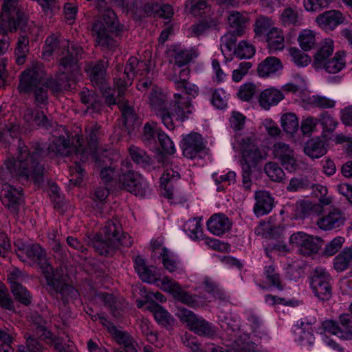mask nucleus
<instances>
[{"label":"nucleus","mask_w":352,"mask_h":352,"mask_svg":"<svg viewBox=\"0 0 352 352\" xmlns=\"http://www.w3.org/2000/svg\"><path fill=\"white\" fill-rule=\"evenodd\" d=\"M47 151L37 145L34 151L30 152L23 142L19 141L16 160L8 159L0 169V180L8 183L14 179L20 182L32 181L40 186L45 180V170L41 160Z\"/></svg>","instance_id":"nucleus-1"},{"label":"nucleus","mask_w":352,"mask_h":352,"mask_svg":"<svg viewBox=\"0 0 352 352\" xmlns=\"http://www.w3.org/2000/svg\"><path fill=\"white\" fill-rule=\"evenodd\" d=\"M25 256L40 265L50 295L57 296L59 294L64 303L76 296L77 291L68 283L66 271L62 267H52L47 261L46 252L40 244L29 243Z\"/></svg>","instance_id":"nucleus-2"},{"label":"nucleus","mask_w":352,"mask_h":352,"mask_svg":"<svg viewBox=\"0 0 352 352\" xmlns=\"http://www.w3.org/2000/svg\"><path fill=\"white\" fill-rule=\"evenodd\" d=\"M88 246L102 256H111L120 245L129 247L132 245L131 237L122 232V226L117 219L107 221L104 227L93 237L87 235L84 239Z\"/></svg>","instance_id":"nucleus-3"},{"label":"nucleus","mask_w":352,"mask_h":352,"mask_svg":"<svg viewBox=\"0 0 352 352\" xmlns=\"http://www.w3.org/2000/svg\"><path fill=\"white\" fill-rule=\"evenodd\" d=\"M17 89L20 93L33 92L37 107L48 103L47 89L52 92H61L57 77L45 79L44 72L39 65L28 68L21 74Z\"/></svg>","instance_id":"nucleus-4"},{"label":"nucleus","mask_w":352,"mask_h":352,"mask_svg":"<svg viewBox=\"0 0 352 352\" xmlns=\"http://www.w3.org/2000/svg\"><path fill=\"white\" fill-rule=\"evenodd\" d=\"M149 72V66L146 62L140 61L135 57L129 58L124 69L118 67L117 72L115 74L113 83L117 89V95H115L116 90L113 91V93L111 92L110 87L104 90L105 103L108 106H111L115 104L116 102H122L124 100L127 87L132 85L135 76L138 74L144 76Z\"/></svg>","instance_id":"nucleus-5"},{"label":"nucleus","mask_w":352,"mask_h":352,"mask_svg":"<svg viewBox=\"0 0 352 352\" xmlns=\"http://www.w3.org/2000/svg\"><path fill=\"white\" fill-rule=\"evenodd\" d=\"M82 54V48L80 45H67L63 50L60 72L56 74L58 84L61 85V91L74 89L73 86L76 84V78L80 69L78 60Z\"/></svg>","instance_id":"nucleus-6"},{"label":"nucleus","mask_w":352,"mask_h":352,"mask_svg":"<svg viewBox=\"0 0 352 352\" xmlns=\"http://www.w3.org/2000/svg\"><path fill=\"white\" fill-rule=\"evenodd\" d=\"M190 71L187 68L181 70L179 80H175V86L179 93L174 94V104L173 110L177 118L182 121L188 118L192 113L191 98L198 95V87L187 80Z\"/></svg>","instance_id":"nucleus-7"},{"label":"nucleus","mask_w":352,"mask_h":352,"mask_svg":"<svg viewBox=\"0 0 352 352\" xmlns=\"http://www.w3.org/2000/svg\"><path fill=\"white\" fill-rule=\"evenodd\" d=\"M98 7L102 13V18L94 23L91 28L92 34L96 37V41L98 44H109V31L118 34L126 28L119 23L116 14L111 8H106L102 10L100 3Z\"/></svg>","instance_id":"nucleus-8"},{"label":"nucleus","mask_w":352,"mask_h":352,"mask_svg":"<svg viewBox=\"0 0 352 352\" xmlns=\"http://www.w3.org/2000/svg\"><path fill=\"white\" fill-rule=\"evenodd\" d=\"M39 145L47 151L43 159L50 152L63 157L74 154L76 159L82 162H85L88 160L89 151L82 146V139L80 135H76L73 139L72 145H70L69 140L64 135H60L55 138L49 145L47 148L39 143H36L34 148ZM34 150V148H33Z\"/></svg>","instance_id":"nucleus-9"},{"label":"nucleus","mask_w":352,"mask_h":352,"mask_svg":"<svg viewBox=\"0 0 352 352\" xmlns=\"http://www.w3.org/2000/svg\"><path fill=\"white\" fill-rule=\"evenodd\" d=\"M239 145L241 154V166L248 165L250 168H254L257 164L265 158L257 145V140L254 134L240 138L237 135L232 143V147L236 151Z\"/></svg>","instance_id":"nucleus-10"},{"label":"nucleus","mask_w":352,"mask_h":352,"mask_svg":"<svg viewBox=\"0 0 352 352\" xmlns=\"http://www.w3.org/2000/svg\"><path fill=\"white\" fill-rule=\"evenodd\" d=\"M176 316L188 329L200 336L212 337L216 334V329L212 324L201 317L197 316L192 311L184 307L177 309Z\"/></svg>","instance_id":"nucleus-11"},{"label":"nucleus","mask_w":352,"mask_h":352,"mask_svg":"<svg viewBox=\"0 0 352 352\" xmlns=\"http://www.w3.org/2000/svg\"><path fill=\"white\" fill-rule=\"evenodd\" d=\"M167 97L161 91L153 90L149 96V104L153 111L159 116L164 126L173 130L175 128L173 116H176L175 111L173 110V105L174 102L171 103V110L170 111L167 108Z\"/></svg>","instance_id":"nucleus-12"},{"label":"nucleus","mask_w":352,"mask_h":352,"mask_svg":"<svg viewBox=\"0 0 352 352\" xmlns=\"http://www.w3.org/2000/svg\"><path fill=\"white\" fill-rule=\"evenodd\" d=\"M118 176L119 184L123 189L135 195L142 196L144 194L145 190L142 183V178L140 175L131 169L129 162H122Z\"/></svg>","instance_id":"nucleus-13"},{"label":"nucleus","mask_w":352,"mask_h":352,"mask_svg":"<svg viewBox=\"0 0 352 352\" xmlns=\"http://www.w3.org/2000/svg\"><path fill=\"white\" fill-rule=\"evenodd\" d=\"M330 275L321 268H316L311 278V287L320 300H329L332 294Z\"/></svg>","instance_id":"nucleus-14"},{"label":"nucleus","mask_w":352,"mask_h":352,"mask_svg":"<svg viewBox=\"0 0 352 352\" xmlns=\"http://www.w3.org/2000/svg\"><path fill=\"white\" fill-rule=\"evenodd\" d=\"M18 0H3L2 11L0 13V33H6L8 30L16 29V21L14 17L18 19L19 24L22 21L21 11L17 8Z\"/></svg>","instance_id":"nucleus-15"},{"label":"nucleus","mask_w":352,"mask_h":352,"mask_svg":"<svg viewBox=\"0 0 352 352\" xmlns=\"http://www.w3.org/2000/svg\"><path fill=\"white\" fill-rule=\"evenodd\" d=\"M272 155L288 171L295 172L298 168L294 151L289 144L281 142L275 143L272 148Z\"/></svg>","instance_id":"nucleus-16"},{"label":"nucleus","mask_w":352,"mask_h":352,"mask_svg":"<svg viewBox=\"0 0 352 352\" xmlns=\"http://www.w3.org/2000/svg\"><path fill=\"white\" fill-rule=\"evenodd\" d=\"M162 284L177 300L190 307L198 305L197 296L190 294L188 292L185 291L177 282L168 277H163Z\"/></svg>","instance_id":"nucleus-17"},{"label":"nucleus","mask_w":352,"mask_h":352,"mask_svg":"<svg viewBox=\"0 0 352 352\" xmlns=\"http://www.w3.org/2000/svg\"><path fill=\"white\" fill-rule=\"evenodd\" d=\"M109 66V61L104 60H97L87 65L86 72L89 79L94 86H98L104 94L107 81V68Z\"/></svg>","instance_id":"nucleus-18"},{"label":"nucleus","mask_w":352,"mask_h":352,"mask_svg":"<svg viewBox=\"0 0 352 352\" xmlns=\"http://www.w3.org/2000/svg\"><path fill=\"white\" fill-rule=\"evenodd\" d=\"M0 197L2 204L14 212H16L23 202L22 188H16L8 183L1 185Z\"/></svg>","instance_id":"nucleus-19"},{"label":"nucleus","mask_w":352,"mask_h":352,"mask_svg":"<svg viewBox=\"0 0 352 352\" xmlns=\"http://www.w3.org/2000/svg\"><path fill=\"white\" fill-rule=\"evenodd\" d=\"M346 221L345 214L340 210L333 208L317 221L318 226L323 230H331L341 227Z\"/></svg>","instance_id":"nucleus-20"},{"label":"nucleus","mask_w":352,"mask_h":352,"mask_svg":"<svg viewBox=\"0 0 352 352\" xmlns=\"http://www.w3.org/2000/svg\"><path fill=\"white\" fill-rule=\"evenodd\" d=\"M25 122L31 126L49 129L53 126V120L43 111L28 108L23 113Z\"/></svg>","instance_id":"nucleus-21"},{"label":"nucleus","mask_w":352,"mask_h":352,"mask_svg":"<svg viewBox=\"0 0 352 352\" xmlns=\"http://www.w3.org/2000/svg\"><path fill=\"white\" fill-rule=\"evenodd\" d=\"M183 154L189 159L195 157L197 153L202 151L205 146L201 136L197 133H190L183 139Z\"/></svg>","instance_id":"nucleus-22"},{"label":"nucleus","mask_w":352,"mask_h":352,"mask_svg":"<svg viewBox=\"0 0 352 352\" xmlns=\"http://www.w3.org/2000/svg\"><path fill=\"white\" fill-rule=\"evenodd\" d=\"M106 155L102 154L101 156L96 157V162L98 166L101 168L100 176L102 181L105 183H109L113 181L116 176V168L117 165L109 157V151L105 150Z\"/></svg>","instance_id":"nucleus-23"},{"label":"nucleus","mask_w":352,"mask_h":352,"mask_svg":"<svg viewBox=\"0 0 352 352\" xmlns=\"http://www.w3.org/2000/svg\"><path fill=\"white\" fill-rule=\"evenodd\" d=\"M103 136L104 133L101 130V126L97 123L92 124L87 127L86 139L89 149H86L89 151V155L91 153L96 157L100 156L99 155L100 143Z\"/></svg>","instance_id":"nucleus-24"},{"label":"nucleus","mask_w":352,"mask_h":352,"mask_svg":"<svg viewBox=\"0 0 352 352\" xmlns=\"http://www.w3.org/2000/svg\"><path fill=\"white\" fill-rule=\"evenodd\" d=\"M345 17L342 13L336 10L325 11L316 19L317 23L324 29L333 30L344 23Z\"/></svg>","instance_id":"nucleus-25"},{"label":"nucleus","mask_w":352,"mask_h":352,"mask_svg":"<svg viewBox=\"0 0 352 352\" xmlns=\"http://www.w3.org/2000/svg\"><path fill=\"white\" fill-rule=\"evenodd\" d=\"M231 226L232 222L223 214H213L207 221L208 230L217 236H221L228 232Z\"/></svg>","instance_id":"nucleus-26"},{"label":"nucleus","mask_w":352,"mask_h":352,"mask_svg":"<svg viewBox=\"0 0 352 352\" xmlns=\"http://www.w3.org/2000/svg\"><path fill=\"white\" fill-rule=\"evenodd\" d=\"M256 203L254 212L257 217L269 213L274 206V199L267 191H257L255 193Z\"/></svg>","instance_id":"nucleus-27"},{"label":"nucleus","mask_w":352,"mask_h":352,"mask_svg":"<svg viewBox=\"0 0 352 352\" xmlns=\"http://www.w3.org/2000/svg\"><path fill=\"white\" fill-rule=\"evenodd\" d=\"M283 67V64L279 58L275 56H269L258 64L257 73L260 77L267 78L281 70Z\"/></svg>","instance_id":"nucleus-28"},{"label":"nucleus","mask_w":352,"mask_h":352,"mask_svg":"<svg viewBox=\"0 0 352 352\" xmlns=\"http://www.w3.org/2000/svg\"><path fill=\"white\" fill-rule=\"evenodd\" d=\"M284 98L281 91L275 88L263 90L259 95L258 102L261 107L269 109L271 107L278 104Z\"/></svg>","instance_id":"nucleus-29"},{"label":"nucleus","mask_w":352,"mask_h":352,"mask_svg":"<svg viewBox=\"0 0 352 352\" xmlns=\"http://www.w3.org/2000/svg\"><path fill=\"white\" fill-rule=\"evenodd\" d=\"M10 283V289L15 299L25 306H28L32 302V296L28 289L21 284L15 280L14 274L8 276Z\"/></svg>","instance_id":"nucleus-30"},{"label":"nucleus","mask_w":352,"mask_h":352,"mask_svg":"<svg viewBox=\"0 0 352 352\" xmlns=\"http://www.w3.org/2000/svg\"><path fill=\"white\" fill-rule=\"evenodd\" d=\"M304 151L311 158H319L327 152L326 142L320 138H312L305 144Z\"/></svg>","instance_id":"nucleus-31"},{"label":"nucleus","mask_w":352,"mask_h":352,"mask_svg":"<svg viewBox=\"0 0 352 352\" xmlns=\"http://www.w3.org/2000/svg\"><path fill=\"white\" fill-rule=\"evenodd\" d=\"M147 308L153 313L155 319L161 325L168 328L173 324V316L159 304L151 302Z\"/></svg>","instance_id":"nucleus-32"},{"label":"nucleus","mask_w":352,"mask_h":352,"mask_svg":"<svg viewBox=\"0 0 352 352\" xmlns=\"http://www.w3.org/2000/svg\"><path fill=\"white\" fill-rule=\"evenodd\" d=\"M115 104L118 105L121 110L122 124L126 128V130L130 133L138 119V116L135 113L134 109L129 105L128 102L125 100L124 97V100L122 102H116Z\"/></svg>","instance_id":"nucleus-33"},{"label":"nucleus","mask_w":352,"mask_h":352,"mask_svg":"<svg viewBox=\"0 0 352 352\" xmlns=\"http://www.w3.org/2000/svg\"><path fill=\"white\" fill-rule=\"evenodd\" d=\"M98 298L110 310L111 314L114 318H120L122 317V304L120 301H118L113 295L101 292L98 294Z\"/></svg>","instance_id":"nucleus-34"},{"label":"nucleus","mask_w":352,"mask_h":352,"mask_svg":"<svg viewBox=\"0 0 352 352\" xmlns=\"http://www.w3.org/2000/svg\"><path fill=\"white\" fill-rule=\"evenodd\" d=\"M284 228L280 226H272L270 222L262 221L255 229V233L266 238L278 239L283 235Z\"/></svg>","instance_id":"nucleus-35"},{"label":"nucleus","mask_w":352,"mask_h":352,"mask_svg":"<svg viewBox=\"0 0 352 352\" xmlns=\"http://www.w3.org/2000/svg\"><path fill=\"white\" fill-rule=\"evenodd\" d=\"M296 212L298 216L302 219L311 216H318L322 212V206L310 201H302L297 205Z\"/></svg>","instance_id":"nucleus-36"},{"label":"nucleus","mask_w":352,"mask_h":352,"mask_svg":"<svg viewBox=\"0 0 352 352\" xmlns=\"http://www.w3.org/2000/svg\"><path fill=\"white\" fill-rule=\"evenodd\" d=\"M248 16L246 14L238 11H232L228 16L230 26L236 31L238 36H241L248 22Z\"/></svg>","instance_id":"nucleus-37"},{"label":"nucleus","mask_w":352,"mask_h":352,"mask_svg":"<svg viewBox=\"0 0 352 352\" xmlns=\"http://www.w3.org/2000/svg\"><path fill=\"white\" fill-rule=\"evenodd\" d=\"M345 53L343 51L337 52L334 56L328 60L323 69L329 74H336L340 72L346 65Z\"/></svg>","instance_id":"nucleus-38"},{"label":"nucleus","mask_w":352,"mask_h":352,"mask_svg":"<svg viewBox=\"0 0 352 352\" xmlns=\"http://www.w3.org/2000/svg\"><path fill=\"white\" fill-rule=\"evenodd\" d=\"M352 262V245L344 248L335 258L333 265L337 272L347 269Z\"/></svg>","instance_id":"nucleus-39"},{"label":"nucleus","mask_w":352,"mask_h":352,"mask_svg":"<svg viewBox=\"0 0 352 352\" xmlns=\"http://www.w3.org/2000/svg\"><path fill=\"white\" fill-rule=\"evenodd\" d=\"M301 50L293 47L289 49L294 62L298 66L307 65L311 62V57L305 52L311 50V45H300Z\"/></svg>","instance_id":"nucleus-40"},{"label":"nucleus","mask_w":352,"mask_h":352,"mask_svg":"<svg viewBox=\"0 0 352 352\" xmlns=\"http://www.w3.org/2000/svg\"><path fill=\"white\" fill-rule=\"evenodd\" d=\"M264 276L265 280L263 283L266 284L268 287H274L279 291H283L284 289V286L282 284L280 274L276 272L274 266L270 265L265 267Z\"/></svg>","instance_id":"nucleus-41"},{"label":"nucleus","mask_w":352,"mask_h":352,"mask_svg":"<svg viewBox=\"0 0 352 352\" xmlns=\"http://www.w3.org/2000/svg\"><path fill=\"white\" fill-rule=\"evenodd\" d=\"M175 63L178 67H182L189 64L193 59L197 57V52L190 48L189 50H174Z\"/></svg>","instance_id":"nucleus-42"},{"label":"nucleus","mask_w":352,"mask_h":352,"mask_svg":"<svg viewBox=\"0 0 352 352\" xmlns=\"http://www.w3.org/2000/svg\"><path fill=\"white\" fill-rule=\"evenodd\" d=\"M333 52L332 45H322L314 55V66L316 68H322Z\"/></svg>","instance_id":"nucleus-43"},{"label":"nucleus","mask_w":352,"mask_h":352,"mask_svg":"<svg viewBox=\"0 0 352 352\" xmlns=\"http://www.w3.org/2000/svg\"><path fill=\"white\" fill-rule=\"evenodd\" d=\"M340 338L352 340V316L342 314L339 316Z\"/></svg>","instance_id":"nucleus-44"},{"label":"nucleus","mask_w":352,"mask_h":352,"mask_svg":"<svg viewBox=\"0 0 352 352\" xmlns=\"http://www.w3.org/2000/svg\"><path fill=\"white\" fill-rule=\"evenodd\" d=\"M281 125L286 133L293 135L299 127L297 116L293 113L283 114L281 117Z\"/></svg>","instance_id":"nucleus-45"},{"label":"nucleus","mask_w":352,"mask_h":352,"mask_svg":"<svg viewBox=\"0 0 352 352\" xmlns=\"http://www.w3.org/2000/svg\"><path fill=\"white\" fill-rule=\"evenodd\" d=\"M321 242L322 240L320 237H313L312 236L307 235L302 247L300 248L299 252L304 256H310L318 252Z\"/></svg>","instance_id":"nucleus-46"},{"label":"nucleus","mask_w":352,"mask_h":352,"mask_svg":"<svg viewBox=\"0 0 352 352\" xmlns=\"http://www.w3.org/2000/svg\"><path fill=\"white\" fill-rule=\"evenodd\" d=\"M129 150L132 160L136 164L146 166L152 163L151 158L143 149L132 145Z\"/></svg>","instance_id":"nucleus-47"},{"label":"nucleus","mask_w":352,"mask_h":352,"mask_svg":"<svg viewBox=\"0 0 352 352\" xmlns=\"http://www.w3.org/2000/svg\"><path fill=\"white\" fill-rule=\"evenodd\" d=\"M265 173L271 179V180L280 182L285 177V173L283 170L274 162H267L264 167Z\"/></svg>","instance_id":"nucleus-48"},{"label":"nucleus","mask_w":352,"mask_h":352,"mask_svg":"<svg viewBox=\"0 0 352 352\" xmlns=\"http://www.w3.org/2000/svg\"><path fill=\"white\" fill-rule=\"evenodd\" d=\"M280 21L285 26L300 23L299 11L296 8H287L280 14Z\"/></svg>","instance_id":"nucleus-49"},{"label":"nucleus","mask_w":352,"mask_h":352,"mask_svg":"<svg viewBox=\"0 0 352 352\" xmlns=\"http://www.w3.org/2000/svg\"><path fill=\"white\" fill-rule=\"evenodd\" d=\"M116 339L118 343L122 345L126 352H136L135 341L128 333L118 331L116 333Z\"/></svg>","instance_id":"nucleus-50"},{"label":"nucleus","mask_w":352,"mask_h":352,"mask_svg":"<svg viewBox=\"0 0 352 352\" xmlns=\"http://www.w3.org/2000/svg\"><path fill=\"white\" fill-rule=\"evenodd\" d=\"M230 50H233L234 55L239 59H248L255 54L254 45H226Z\"/></svg>","instance_id":"nucleus-51"},{"label":"nucleus","mask_w":352,"mask_h":352,"mask_svg":"<svg viewBox=\"0 0 352 352\" xmlns=\"http://www.w3.org/2000/svg\"><path fill=\"white\" fill-rule=\"evenodd\" d=\"M203 285L206 292L212 294L216 298L225 299V293L219 289L218 284L210 277L206 276L204 278Z\"/></svg>","instance_id":"nucleus-52"},{"label":"nucleus","mask_w":352,"mask_h":352,"mask_svg":"<svg viewBox=\"0 0 352 352\" xmlns=\"http://www.w3.org/2000/svg\"><path fill=\"white\" fill-rule=\"evenodd\" d=\"M257 91V86L251 82L241 85L238 90L237 96L243 101H250Z\"/></svg>","instance_id":"nucleus-53"},{"label":"nucleus","mask_w":352,"mask_h":352,"mask_svg":"<svg viewBox=\"0 0 352 352\" xmlns=\"http://www.w3.org/2000/svg\"><path fill=\"white\" fill-rule=\"evenodd\" d=\"M155 130V124L146 122L144 127L142 133V140L146 145L154 144L155 141V137L157 136V133Z\"/></svg>","instance_id":"nucleus-54"},{"label":"nucleus","mask_w":352,"mask_h":352,"mask_svg":"<svg viewBox=\"0 0 352 352\" xmlns=\"http://www.w3.org/2000/svg\"><path fill=\"white\" fill-rule=\"evenodd\" d=\"M157 138L162 150L168 155H173L175 153V148L173 141L164 132L157 133Z\"/></svg>","instance_id":"nucleus-55"},{"label":"nucleus","mask_w":352,"mask_h":352,"mask_svg":"<svg viewBox=\"0 0 352 352\" xmlns=\"http://www.w3.org/2000/svg\"><path fill=\"white\" fill-rule=\"evenodd\" d=\"M184 230L193 239H198V233L201 232V226L196 219H189L184 225Z\"/></svg>","instance_id":"nucleus-56"},{"label":"nucleus","mask_w":352,"mask_h":352,"mask_svg":"<svg viewBox=\"0 0 352 352\" xmlns=\"http://www.w3.org/2000/svg\"><path fill=\"white\" fill-rule=\"evenodd\" d=\"M331 0H304L303 3L306 10L318 12L329 6Z\"/></svg>","instance_id":"nucleus-57"},{"label":"nucleus","mask_w":352,"mask_h":352,"mask_svg":"<svg viewBox=\"0 0 352 352\" xmlns=\"http://www.w3.org/2000/svg\"><path fill=\"white\" fill-rule=\"evenodd\" d=\"M160 256L162 258V263L165 269L170 272H173L177 269L176 261L173 258V256L170 255L166 248H162Z\"/></svg>","instance_id":"nucleus-58"},{"label":"nucleus","mask_w":352,"mask_h":352,"mask_svg":"<svg viewBox=\"0 0 352 352\" xmlns=\"http://www.w3.org/2000/svg\"><path fill=\"white\" fill-rule=\"evenodd\" d=\"M265 41L268 44H283L285 41L283 32L277 28H271L267 33Z\"/></svg>","instance_id":"nucleus-59"},{"label":"nucleus","mask_w":352,"mask_h":352,"mask_svg":"<svg viewBox=\"0 0 352 352\" xmlns=\"http://www.w3.org/2000/svg\"><path fill=\"white\" fill-rule=\"evenodd\" d=\"M273 25L272 20L264 16H261L256 19L254 24V32L256 35L262 34L270 28Z\"/></svg>","instance_id":"nucleus-60"},{"label":"nucleus","mask_w":352,"mask_h":352,"mask_svg":"<svg viewBox=\"0 0 352 352\" xmlns=\"http://www.w3.org/2000/svg\"><path fill=\"white\" fill-rule=\"evenodd\" d=\"M0 307L10 311L14 309V302L8 290L3 284L0 285Z\"/></svg>","instance_id":"nucleus-61"},{"label":"nucleus","mask_w":352,"mask_h":352,"mask_svg":"<svg viewBox=\"0 0 352 352\" xmlns=\"http://www.w3.org/2000/svg\"><path fill=\"white\" fill-rule=\"evenodd\" d=\"M319 122L321 124L323 130L327 132H333L338 124L334 118L327 112L320 115V118L318 120Z\"/></svg>","instance_id":"nucleus-62"},{"label":"nucleus","mask_w":352,"mask_h":352,"mask_svg":"<svg viewBox=\"0 0 352 352\" xmlns=\"http://www.w3.org/2000/svg\"><path fill=\"white\" fill-rule=\"evenodd\" d=\"M245 116L240 112L233 111L230 118V124L234 131L243 129L245 122Z\"/></svg>","instance_id":"nucleus-63"},{"label":"nucleus","mask_w":352,"mask_h":352,"mask_svg":"<svg viewBox=\"0 0 352 352\" xmlns=\"http://www.w3.org/2000/svg\"><path fill=\"white\" fill-rule=\"evenodd\" d=\"M344 239L342 236L334 238L329 243L327 244L324 254L326 256H333L341 248Z\"/></svg>","instance_id":"nucleus-64"}]
</instances>
